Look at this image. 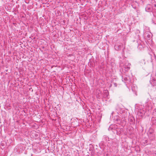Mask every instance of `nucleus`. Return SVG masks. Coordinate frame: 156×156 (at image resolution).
Instances as JSON below:
<instances>
[{"instance_id":"obj_1","label":"nucleus","mask_w":156,"mask_h":156,"mask_svg":"<svg viewBox=\"0 0 156 156\" xmlns=\"http://www.w3.org/2000/svg\"><path fill=\"white\" fill-rule=\"evenodd\" d=\"M122 81L125 83H129L131 81V78L130 76H122Z\"/></svg>"},{"instance_id":"obj_2","label":"nucleus","mask_w":156,"mask_h":156,"mask_svg":"<svg viewBox=\"0 0 156 156\" xmlns=\"http://www.w3.org/2000/svg\"><path fill=\"white\" fill-rule=\"evenodd\" d=\"M130 64L128 63H126L123 66V69L125 71V72H127L130 68Z\"/></svg>"},{"instance_id":"obj_3","label":"nucleus","mask_w":156,"mask_h":156,"mask_svg":"<svg viewBox=\"0 0 156 156\" xmlns=\"http://www.w3.org/2000/svg\"><path fill=\"white\" fill-rule=\"evenodd\" d=\"M89 147L90 148L89 151H90L91 155H93L94 153V147L91 144H90Z\"/></svg>"},{"instance_id":"obj_4","label":"nucleus","mask_w":156,"mask_h":156,"mask_svg":"<svg viewBox=\"0 0 156 156\" xmlns=\"http://www.w3.org/2000/svg\"><path fill=\"white\" fill-rule=\"evenodd\" d=\"M151 84L153 86H156V79L155 78H152V79L150 80Z\"/></svg>"},{"instance_id":"obj_5","label":"nucleus","mask_w":156,"mask_h":156,"mask_svg":"<svg viewBox=\"0 0 156 156\" xmlns=\"http://www.w3.org/2000/svg\"><path fill=\"white\" fill-rule=\"evenodd\" d=\"M152 10V8L150 5H148L145 8V10L146 12H151Z\"/></svg>"},{"instance_id":"obj_6","label":"nucleus","mask_w":156,"mask_h":156,"mask_svg":"<svg viewBox=\"0 0 156 156\" xmlns=\"http://www.w3.org/2000/svg\"><path fill=\"white\" fill-rule=\"evenodd\" d=\"M117 134V135H120L123 132V129H117L116 130Z\"/></svg>"},{"instance_id":"obj_7","label":"nucleus","mask_w":156,"mask_h":156,"mask_svg":"<svg viewBox=\"0 0 156 156\" xmlns=\"http://www.w3.org/2000/svg\"><path fill=\"white\" fill-rule=\"evenodd\" d=\"M103 93V97L105 98H107L109 94L108 90H104Z\"/></svg>"},{"instance_id":"obj_8","label":"nucleus","mask_w":156,"mask_h":156,"mask_svg":"<svg viewBox=\"0 0 156 156\" xmlns=\"http://www.w3.org/2000/svg\"><path fill=\"white\" fill-rule=\"evenodd\" d=\"M145 35L146 36V37H147L148 38L147 39H149L151 37L152 34L151 33H150L149 34H147V33H145Z\"/></svg>"},{"instance_id":"obj_9","label":"nucleus","mask_w":156,"mask_h":156,"mask_svg":"<svg viewBox=\"0 0 156 156\" xmlns=\"http://www.w3.org/2000/svg\"><path fill=\"white\" fill-rule=\"evenodd\" d=\"M114 86L115 87H116L117 86V84L116 83H114Z\"/></svg>"},{"instance_id":"obj_10","label":"nucleus","mask_w":156,"mask_h":156,"mask_svg":"<svg viewBox=\"0 0 156 156\" xmlns=\"http://www.w3.org/2000/svg\"><path fill=\"white\" fill-rule=\"evenodd\" d=\"M87 17L83 18V20H87Z\"/></svg>"},{"instance_id":"obj_11","label":"nucleus","mask_w":156,"mask_h":156,"mask_svg":"<svg viewBox=\"0 0 156 156\" xmlns=\"http://www.w3.org/2000/svg\"><path fill=\"white\" fill-rule=\"evenodd\" d=\"M97 97L99 98L100 97V96L99 95H97Z\"/></svg>"},{"instance_id":"obj_12","label":"nucleus","mask_w":156,"mask_h":156,"mask_svg":"<svg viewBox=\"0 0 156 156\" xmlns=\"http://www.w3.org/2000/svg\"><path fill=\"white\" fill-rule=\"evenodd\" d=\"M131 121H132V119H131Z\"/></svg>"},{"instance_id":"obj_13","label":"nucleus","mask_w":156,"mask_h":156,"mask_svg":"<svg viewBox=\"0 0 156 156\" xmlns=\"http://www.w3.org/2000/svg\"><path fill=\"white\" fill-rule=\"evenodd\" d=\"M131 121H132V119H131Z\"/></svg>"},{"instance_id":"obj_14","label":"nucleus","mask_w":156,"mask_h":156,"mask_svg":"<svg viewBox=\"0 0 156 156\" xmlns=\"http://www.w3.org/2000/svg\"><path fill=\"white\" fill-rule=\"evenodd\" d=\"M88 17L90 18V17H89V16H88Z\"/></svg>"}]
</instances>
